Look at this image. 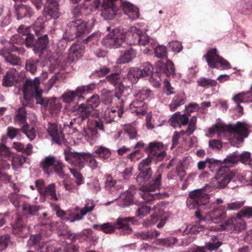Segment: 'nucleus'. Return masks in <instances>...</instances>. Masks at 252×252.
Wrapping results in <instances>:
<instances>
[{"mask_svg": "<svg viewBox=\"0 0 252 252\" xmlns=\"http://www.w3.org/2000/svg\"><path fill=\"white\" fill-rule=\"evenodd\" d=\"M159 235V232L156 230H152L146 233H137L135 235V236L140 239L147 240L154 237H157Z\"/></svg>", "mask_w": 252, "mask_h": 252, "instance_id": "6e6d98bb", "label": "nucleus"}, {"mask_svg": "<svg viewBox=\"0 0 252 252\" xmlns=\"http://www.w3.org/2000/svg\"><path fill=\"white\" fill-rule=\"evenodd\" d=\"M100 103L99 97L97 94H94L87 99L85 103H82L79 105H74L70 108V112L74 115L78 117L82 123L88 119L93 111L95 110V115L98 117L99 112L95 108Z\"/></svg>", "mask_w": 252, "mask_h": 252, "instance_id": "6e6552de", "label": "nucleus"}, {"mask_svg": "<svg viewBox=\"0 0 252 252\" xmlns=\"http://www.w3.org/2000/svg\"><path fill=\"white\" fill-rule=\"evenodd\" d=\"M15 123L25 126L28 125L27 123V112L24 107H20L16 112V114L14 118Z\"/></svg>", "mask_w": 252, "mask_h": 252, "instance_id": "a19ab883", "label": "nucleus"}, {"mask_svg": "<svg viewBox=\"0 0 252 252\" xmlns=\"http://www.w3.org/2000/svg\"><path fill=\"white\" fill-rule=\"evenodd\" d=\"M136 51L133 48L126 50L117 60V64H124L131 61L136 57Z\"/></svg>", "mask_w": 252, "mask_h": 252, "instance_id": "c9c22d12", "label": "nucleus"}, {"mask_svg": "<svg viewBox=\"0 0 252 252\" xmlns=\"http://www.w3.org/2000/svg\"><path fill=\"white\" fill-rule=\"evenodd\" d=\"M88 24L87 22L81 19L70 21L66 27L65 38L68 40H72L73 38L88 33L90 31V27Z\"/></svg>", "mask_w": 252, "mask_h": 252, "instance_id": "ddd939ff", "label": "nucleus"}, {"mask_svg": "<svg viewBox=\"0 0 252 252\" xmlns=\"http://www.w3.org/2000/svg\"><path fill=\"white\" fill-rule=\"evenodd\" d=\"M94 228L97 230L102 231L106 234H111L114 232L116 227L112 223L106 222L103 224H94Z\"/></svg>", "mask_w": 252, "mask_h": 252, "instance_id": "a18cd8bd", "label": "nucleus"}, {"mask_svg": "<svg viewBox=\"0 0 252 252\" xmlns=\"http://www.w3.org/2000/svg\"><path fill=\"white\" fill-rule=\"evenodd\" d=\"M95 206V204L93 200L87 199L85 200L84 208L80 210L81 215L76 214L75 218L70 220L71 222H73L76 220H82L83 216H85L88 213L91 212L93 210Z\"/></svg>", "mask_w": 252, "mask_h": 252, "instance_id": "72a5a7b5", "label": "nucleus"}, {"mask_svg": "<svg viewBox=\"0 0 252 252\" xmlns=\"http://www.w3.org/2000/svg\"><path fill=\"white\" fill-rule=\"evenodd\" d=\"M178 242V239L173 237H168L166 239H157L154 243L160 246H164L165 247H170L175 245Z\"/></svg>", "mask_w": 252, "mask_h": 252, "instance_id": "de8ad7c7", "label": "nucleus"}, {"mask_svg": "<svg viewBox=\"0 0 252 252\" xmlns=\"http://www.w3.org/2000/svg\"><path fill=\"white\" fill-rule=\"evenodd\" d=\"M22 130L23 132L26 135L27 137L30 139V140H32L35 138L36 130L34 127H30L28 125L27 126H23Z\"/></svg>", "mask_w": 252, "mask_h": 252, "instance_id": "bf43d9fd", "label": "nucleus"}, {"mask_svg": "<svg viewBox=\"0 0 252 252\" xmlns=\"http://www.w3.org/2000/svg\"><path fill=\"white\" fill-rule=\"evenodd\" d=\"M19 72L14 68L8 70L2 79V85L5 87H11L19 82Z\"/></svg>", "mask_w": 252, "mask_h": 252, "instance_id": "a878e982", "label": "nucleus"}, {"mask_svg": "<svg viewBox=\"0 0 252 252\" xmlns=\"http://www.w3.org/2000/svg\"><path fill=\"white\" fill-rule=\"evenodd\" d=\"M189 122V116L185 113L181 114L180 112L175 113L170 119V125L175 128L184 126Z\"/></svg>", "mask_w": 252, "mask_h": 252, "instance_id": "c85d7f7f", "label": "nucleus"}, {"mask_svg": "<svg viewBox=\"0 0 252 252\" xmlns=\"http://www.w3.org/2000/svg\"><path fill=\"white\" fill-rule=\"evenodd\" d=\"M154 214L151 215V218L148 220V225H151L155 224L163 214L164 205L162 202H159L154 206L152 209Z\"/></svg>", "mask_w": 252, "mask_h": 252, "instance_id": "473e14b6", "label": "nucleus"}, {"mask_svg": "<svg viewBox=\"0 0 252 252\" xmlns=\"http://www.w3.org/2000/svg\"><path fill=\"white\" fill-rule=\"evenodd\" d=\"M85 153L72 152L70 150H65L64 154L65 160L75 166L82 168L85 166Z\"/></svg>", "mask_w": 252, "mask_h": 252, "instance_id": "f3484780", "label": "nucleus"}, {"mask_svg": "<svg viewBox=\"0 0 252 252\" xmlns=\"http://www.w3.org/2000/svg\"><path fill=\"white\" fill-rule=\"evenodd\" d=\"M44 28V21L42 18H38L34 24L31 27L20 26L18 29V35H15L11 40L17 44L25 43L27 47H32L35 54H42L48 47L49 43L47 34L38 37L35 41L33 35L30 33L33 30L37 35H39Z\"/></svg>", "mask_w": 252, "mask_h": 252, "instance_id": "7ed1b4c3", "label": "nucleus"}, {"mask_svg": "<svg viewBox=\"0 0 252 252\" xmlns=\"http://www.w3.org/2000/svg\"><path fill=\"white\" fill-rule=\"evenodd\" d=\"M62 99L63 102L70 103L76 100V103L81 102L85 98L81 95L80 93L77 91V88L73 91H67L64 92L62 95Z\"/></svg>", "mask_w": 252, "mask_h": 252, "instance_id": "bb28decb", "label": "nucleus"}, {"mask_svg": "<svg viewBox=\"0 0 252 252\" xmlns=\"http://www.w3.org/2000/svg\"><path fill=\"white\" fill-rule=\"evenodd\" d=\"M146 152L156 162L161 161L166 156L165 148L161 142H150L146 148Z\"/></svg>", "mask_w": 252, "mask_h": 252, "instance_id": "dca6fc26", "label": "nucleus"}, {"mask_svg": "<svg viewBox=\"0 0 252 252\" xmlns=\"http://www.w3.org/2000/svg\"><path fill=\"white\" fill-rule=\"evenodd\" d=\"M93 151L94 156L102 160L108 159L111 155L110 149L103 146H95Z\"/></svg>", "mask_w": 252, "mask_h": 252, "instance_id": "e433bc0d", "label": "nucleus"}, {"mask_svg": "<svg viewBox=\"0 0 252 252\" xmlns=\"http://www.w3.org/2000/svg\"><path fill=\"white\" fill-rule=\"evenodd\" d=\"M38 63V60L32 58L27 60L26 62V70L30 72L32 74H34L36 71Z\"/></svg>", "mask_w": 252, "mask_h": 252, "instance_id": "5fc2aeb1", "label": "nucleus"}, {"mask_svg": "<svg viewBox=\"0 0 252 252\" xmlns=\"http://www.w3.org/2000/svg\"><path fill=\"white\" fill-rule=\"evenodd\" d=\"M82 135L84 139L91 144H94L99 137L97 130L92 127L84 128Z\"/></svg>", "mask_w": 252, "mask_h": 252, "instance_id": "f704fd0d", "label": "nucleus"}, {"mask_svg": "<svg viewBox=\"0 0 252 252\" xmlns=\"http://www.w3.org/2000/svg\"><path fill=\"white\" fill-rule=\"evenodd\" d=\"M85 51V46L79 43H74L70 48L68 54V62L72 63L81 58Z\"/></svg>", "mask_w": 252, "mask_h": 252, "instance_id": "b1692460", "label": "nucleus"}, {"mask_svg": "<svg viewBox=\"0 0 252 252\" xmlns=\"http://www.w3.org/2000/svg\"><path fill=\"white\" fill-rule=\"evenodd\" d=\"M56 215L58 217L62 218L63 220L68 221L71 222L70 220L75 218L76 214L71 213L70 212H65L64 211L60 209L58 211H57Z\"/></svg>", "mask_w": 252, "mask_h": 252, "instance_id": "0e129e2a", "label": "nucleus"}, {"mask_svg": "<svg viewBox=\"0 0 252 252\" xmlns=\"http://www.w3.org/2000/svg\"><path fill=\"white\" fill-rule=\"evenodd\" d=\"M64 55H58L57 53H53L49 58L51 64L49 67L50 73H60V70L64 69L62 63Z\"/></svg>", "mask_w": 252, "mask_h": 252, "instance_id": "5701e85b", "label": "nucleus"}, {"mask_svg": "<svg viewBox=\"0 0 252 252\" xmlns=\"http://www.w3.org/2000/svg\"><path fill=\"white\" fill-rule=\"evenodd\" d=\"M210 135L216 133L221 139L231 140L232 138L236 140L237 143L232 145L238 146L242 143L245 138L248 136V128L246 124L241 122H237L235 124L225 125L221 123H219L210 127L209 130Z\"/></svg>", "mask_w": 252, "mask_h": 252, "instance_id": "423d86ee", "label": "nucleus"}, {"mask_svg": "<svg viewBox=\"0 0 252 252\" xmlns=\"http://www.w3.org/2000/svg\"><path fill=\"white\" fill-rule=\"evenodd\" d=\"M186 102V98L183 94L176 95L169 104L170 111H175L178 107L183 105Z\"/></svg>", "mask_w": 252, "mask_h": 252, "instance_id": "79ce46f5", "label": "nucleus"}, {"mask_svg": "<svg viewBox=\"0 0 252 252\" xmlns=\"http://www.w3.org/2000/svg\"><path fill=\"white\" fill-rule=\"evenodd\" d=\"M240 159L239 154L237 153H233L227 156V157L223 160V164L224 165L222 167L225 168L232 166L233 165L236 164Z\"/></svg>", "mask_w": 252, "mask_h": 252, "instance_id": "c03bdc74", "label": "nucleus"}, {"mask_svg": "<svg viewBox=\"0 0 252 252\" xmlns=\"http://www.w3.org/2000/svg\"><path fill=\"white\" fill-rule=\"evenodd\" d=\"M139 173L136 177V182L139 184L149 181L152 177L153 172L151 168H147V170H139Z\"/></svg>", "mask_w": 252, "mask_h": 252, "instance_id": "49530a36", "label": "nucleus"}, {"mask_svg": "<svg viewBox=\"0 0 252 252\" xmlns=\"http://www.w3.org/2000/svg\"><path fill=\"white\" fill-rule=\"evenodd\" d=\"M204 57L211 67L219 68L220 66L222 69H228L231 67L227 60L218 54L216 49L210 50Z\"/></svg>", "mask_w": 252, "mask_h": 252, "instance_id": "2eb2a0df", "label": "nucleus"}, {"mask_svg": "<svg viewBox=\"0 0 252 252\" xmlns=\"http://www.w3.org/2000/svg\"><path fill=\"white\" fill-rule=\"evenodd\" d=\"M40 195L45 198H49L53 201H57L58 198L56 193L55 184H51L40 191Z\"/></svg>", "mask_w": 252, "mask_h": 252, "instance_id": "ea45409f", "label": "nucleus"}, {"mask_svg": "<svg viewBox=\"0 0 252 252\" xmlns=\"http://www.w3.org/2000/svg\"><path fill=\"white\" fill-rule=\"evenodd\" d=\"M94 155L86 153L85 155V163H88V165L92 169H95L97 167V162L94 158Z\"/></svg>", "mask_w": 252, "mask_h": 252, "instance_id": "680f3d73", "label": "nucleus"}, {"mask_svg": "<svg viewBox=\"0 0 252 252\" xmlns=\"http://www.w3.org/2000/svg\"><path fill=\"white\" fill-rule=\"evenodd\" d=\"M236 182H239L244 185L252 186V172L242 171L239 172L236 171Z\"/></svg>", "mask_w": 252, "mask_h": 252, "instance_id": "58836bf2", "label": "nucleus"}, {"mask_svg": "<svg viewBox=\"0 0 252 252\" xmlns=\"http://www.w3.org/2000/svg\"><path fill=\"white\" fill-rule=\"evenodd\" d=\"M197 82L199 86L204 88L215 87L217 85L216 80L203 77L199 79Z\"/></svg>", "mask_w": 252, "mask_h": 252, "instance_id": "4d7b16f0", "label": "nucleus"}, {"mask_svg": "<svg viewBox=\"0 0 252 252\" xmlns=\"http://www.w3.org/2000/svg\"><path fill=\"white\" fill-rule=\"evenodd\" d=\"M11 164L15 170H18L23 164L27 161V158L22 155L13 154L12 158Z\"/></svg>", "mask_w": 252, "mask_h": 252, "instance_id": "37998d69", "label": "nucleus"}, {"mask_svg": "<svg viewBox=\"0 0 252 252\" xmlns=\"http://www.w3.org/2000/svg\"><path fill=\"white\" fill-rule=\"evenodd\" d=\"M23 210L25 215L33 216L36 215L39 210V206L27 203L23 205Z\"/></svg>", "mask_w": 252, "mask_h": 252, "instance_id": "864d4df0", "label": "nucleus"}, {"mask_svg": "<svg viewBox=\"0 0 252 252\" xmlns=\"http://www.w3.org/2000/svg\"><path fill=\"white\" fill-rule=\"evenodd\" d=\"M13 154L5 145L0 143V160L8 162L7 160L11 159Z\"/></svg>", "mask_w": 252, "mask_h": 252, "instance_id": "09e8293b", "label": "nucleus"}, {"mask_svg": "<svg viewBox=\"0 0 252 252\" xmlns=\"http://www.w3.org/2000/svg\"><path fill=\"white\" fill-rule=\"evenodd\" d=\"M105 189L112 193L115 190L119 191L124 188V184L121 180H114L110 174L105 175Z\"/></svg>", "mask_w": 252, "mask_h": 252, "instance_id": "393cba45", "label": "nucleus"}, {"mask_svg": "<svg viewBox=\"0 0 252 252\" xmlns=\"http://www.w3.org/2000/svg\"><path fill=\"white\" fill-rule=\"evenodd\" d=\"M154 159L152 157L148 155V157L145 159H142L138 164L139 170H147V168H151L149 167L152 160Z\"/></svg>", "mask_w": 252, "mask_h": 252, "instance_id": "338daca9", "label": "nucleus"}, {"mask_svg": "<svg viewBox=\"0 0 252 252\" xmlns=\"http://www.w3.org/2000/svg\"><path fill=\"white\" fill-rule=\"evenodd\" d=\"M222 245V243L218 240L217 237L213 236L210 242L205 244V249H207L210 251H216Z\"/></svg>", "mask_w": 252, "mask_h": 252, "instance_id": "3c124183", "label": "nucleus"}, {"mask_svg": "<svg viewBox=\"0 0 252 252\" xmlns=\"http://www.w3.org/2000/svg\"><path fill=\"white\" fill-rule=\"evenodd\" d=\"M17 19L20 20L24 18H31L33 14L32 9L28 5H15Z\"/></svg>", "mask_w": 252, "mask_h": 252, "instance_id": "c756f323", "label": "nucleus"}, {"mask_svg": "<svg viewBox=\"0 0 252 252\" xmlns=\"http://www.w3.org/2000/svg\"><path fill=\"white\" fill-rule=\"evenodd\" d=\"M95 88V84L91 83L88 85H83L77 87V91L79 92L81 95L84 94L91 93Z\"/></svg>", "mask_w": 252, "mask_h": 252, "instance_id": "052dcab7", "label": "nucleus"}, {"mask_svg": "<svg viewBox=\"0 0 252 252\" xmlns=\"http://www.w3.org/2000/svg\"><path fill=\"white\" fill-rule=\"evenodd\" d=\"M8 221H9L12 227V232L15 235L19 237H24L25 236L27 229L22 216L17 213L0 214V227Z\"/></svg>", "mask_w": 252, "mask_h": 252, "instance_id": "9d476101", "label": "nucleus"}, {"mask_svg": "<svg viewBox=\"0 0 252 252\" xmlns=\"http://www.w3.org/2000/svg\"><path fill=\"white\" fill-rule=\"evenodd\" d=\"M101 116L106 123L113 122L116 116L121 117L123 114L124 106L121 105L118 110L112 107L103 106L101 108Z\"/></svg>", "mask_w": 252, "mask_h": 252, "instance_id": "6ab92c4d", "label": "nucleus"}, {"mask_svg": "<svg viewBox=\"0 0 252 252\" xmlns=\"http://www.w3.org/2000/svg\"><path fill=\"white\" fill-rule=\"evenodd\" d=\"M151 210L150 207L144 204L139 205L136 211V216L137 217H144L148 214Z\"/></svg>", "mask_w": 252, "mask_h": 252, "instance_id": "774afa93", "label": "nucleus"}, {"mask_svg": "<svg viewBox=\"0 0 252 252\" xmlns=\"http://www.w3.org/2000/svg\"><path fill=\"white\" fill-rule=\"evenodd\" d=\"M100 37V33L99 32H95L83 40V42L84 43H88L90 42L92 44H95L97 43Z\"/></svg>", "mask_w": 252, "mask_h": 252, "instance_id": "69168bd1", "label": "nucleus"}, {"mask_svg": "<svg viewBox=\"0 0 252 252\" xmlns=\"http://www.w3.org/2000/svg\"><path fill=\"white\" fill-rule=\"evenodd\" d=\"M236 171L230 170L224 167H220L212 180V185H208L203 188L190 191L187 200V205L189 209H206L209 201L208 192L215 188L222 189L229 184L233 189L238 186L236 183Z\"/></svg>", "mask_w": 252, "mask_h": 252, "instance_id": "f03ea898", "label": "nucleus"}, {"mask_svg": "<svg viewBox=\"0 0 252 252\" xmlns=\"http://www.w3.org/2000/svg\"><path fill=\"white\" fill-rule=\"evenodd\" d=\"M105 81L116 87L115 95L118 99H120L121 98L122 94L124 88L122 84V79L120 74L118 73L111 74L110 75L107 76L105 78Z\"/></svg>", "mask_w": 252, "mask_h": 252, "instance_id": "412c9836", "label": "nucleus"}, {"mask_svg": "<svg viewBox=\"0 0 252 252\" xmlns=\"http://www.w3.org/2000/svg\"><path fill=\"white\" fill-rule=\"evenodd\" d=\"M126 40L130 45L147 46V53L154 49L155 56L158 58H167V49L165 46L158 45L154 39L149 37L145 32H142L136 27H131L127 30L122 27L113 29L102 40L101 43L106 47L119 48Z\"/></svg>", "mask_w": 252, "mask_h": 252, "instance_id": "f257e3e1", "label": "nucleus"}, {"mask_svg": "<svg viewBox=\"0 0 252 252\" xmlns=\"http://www.w3.org/2000/svg\"><path fill=\"white\" fill-rule=\"evenodd\" d=\"M232 100L236 103H247L252 102V86L250 89L247 92H242L234 95Z\"/></svg>", "mask_w": 252, "mask_h": 252, "instance_id": "4c0bfd02", "label": "nucleus"}, {"mask_svg": "<svg viewBox=\"0 0 252 252\" xmlns=\"http://www.w3.org/2000/svg\"><path fill=\"white\" fill-rule=\"evenodd\" d=\"M39 78L35 77L33 80H26L20 85L19 90L24 95V100L21 101L22 105H27L34 96L36 103L48 108L52 115H57L61 110L62 104L56 98L49 99L47 98L43 97L42 96L43 91L39 87Z\"/></svg>", "mask_w": 252, "mask_h": 252, "instance_id": "20e7f679", "label": "nucleus"}, {"mask_svg": "<svg viewBox=\"0 0 252 252\" xmlns=\"http://www.w3.org/2000/svg\"><path fill=\"white\" fill-rule=\"evenodd\" d=\"M125 130L129 135L130 139H135L137 137V130L134 124H127L125 126Z\"/></svg>", "mask_w": 252, "mask_h": 252, "instance_id": "e2e57ef3", "label": "nucleus"}, {"mask_svg": "<svg viewBox=\"0 0 252 252\" xmlns=\"http://www.w3.org/2000/svg\"><path fill=\"white\" fill-rule=\"evenodd\" d=\"M161 172L158 169L155 173L154 179L148 184L143 185L139 188L140 195L147 202L151 203L155 199H158L160 195L158 193H151L150 192L156 191L161 186Z\"/></svg>", "mask_w": 252, "mask_h": 252, "instance_id": "1a4fd4ad", "label": "nucleus"}, {"mask_svg": "<svg viewBox=\"0 0 252 252\" xmlns=\"http://www.w3.org/2000/svg\"><path fill=\"white\" fill-rule=\"evenodd\" d=\"M134 219L133 218H119L117 220V228L121 231V233L123 234H130L131 231V228L129 226L128 223Z\"/></svg>", "mask_w": 252, "mask_h": 252, "instance_id": "7c9ffc66", "label": "nucleus"}, {"mask_svg": "<svg viewBox=\"0 0 252 252\" xmlns=\"http://www.w3.org/2000/svg\"><path fill=\"white\" fill-rule=\"evenodd\" d=\"M40 164L44 173L48 175L55 172L60 177H63V164L61 160L57 159L54 156L50 155L45 157L41 161Z\"/></svg>", "mask_w": 252, "mask_h": 252, "instance_id": "4468645a", "label": "nucleus"}, {"mask_svg": "<svg viewBox=\"0 0 252 252\" xmlns=\"http://www.w3.org/2000/svg\"><path fill=\"white\" fill-rule=\"evenodd\" d=\"M47 130L49 135L56 143H59L60 141L63 139V135L61 125L53 123H49Z\"/></svg>", "mask_w": 252, "mask_h": 252, "instance_id": "cd10ccee", "label": "nucleus"}, {"mask_svg": "<svg viewBox=\"0 0 252 252\" xmlns=\"http://www.w3.org/2000/svg\"><path fill=\"white\" fill-rule=\"evenodd\" d=\"M58 0H46L47 4L44 6V14L47 16H49L53 19H57L60 16Z\"/></svg>", "mask_w": 252, "mask_h": 252, "instance_id": "4be33fe9", "label": "nucleus"}, {"mask_svg": "<svg viewBox=\"0 0 252 252\" xmlns=\"http://www.w3.org/2000/svg\"><path fill=\"white\" fill-rule=\"evenodd\" d=\"M63 177L62 178H63L64 179L62 182V184L65 189L66 191H68L69 192H74L75 186L73 184L70 179L68 178L67 176L64 174Z\"/></svg>", "mask_w": 252, "mask_h": 252, "instance_id": "13d9d810", "label": "nucleus"}, {"mask_svg": "<svg viewBox=\"0 0 252 252\" xmlns=\"http://www.w3.org/2000/svg\"><path fill=\"white\" fill-rule=\"evenodd\" d=\"M8 49H3L0 51V55L4 58L5 61L12 65H19L21 63V60L16 56L11 53Z\"/></svg>", "mask_w": 252, "mask_h": 252, "instance_id": "2f4dec72", "label": "nucleus"}, {"mask_svg": "<svg viewBox=\"0 0 252 252\" xmlns=\"http://www.w3.org/2000/svg\"><path fill=\"white\" fill-rule=\"evenodd\" d=\"M95 6L98 7L101 5L103 10L102 13L107 20L112 19L118 14L120 8H122L125 13L131 20L139 17L138 8L130 2L122 0H95Z\"/></svg>", "mask_w": 252, "mask_h": 252, "instance_id": "39448f33", "label": "nucleus"}, {"mask_svg": "<svg viewBox=\"0 0 252 252\" xmlns=\"http://www.w3.org/2000/svg\"><path fill=\"white\" fill-rule=\"evenodd\" d=\"M157 72L153 73V68L152 65L148 63H144L138 71L141 72V77H144L152 75L150 78V81L153 82V85L155 87L158 88L160 86L161 81V74L164 73L166 76L173 75L175 73V68L173 63L169 60H167L165 63L163 61H158L156 63Z\"/></svg>", "mask_w": 252, "mask_h": 252, "instance_id": "0eeeda50", "label": "nucleus"}, {"mask_svg": "<svg viewBox=\"0 0 252 252\" xmlns=\"http://www.w3.org/2000/svg\"><path fill=\"white\" fill-rule=\"evenodd\" d=\"M226 217V208L225 206L220 205L214 208L206 214V218L214 223L221 222Z\"/></svg>", "mask_w": 252, "mask_h": 252, "instance_id": "aec40b11", "label": "nucleus"}, {"mask_svg": "<svg viewBox=\"0 0 252 252\" xmlns=\"http://www.w3.org/2000/svg\"><path fill=\"white\" fill-rule=\"evenodd\" d=\"M245 227V222L242 220L241 215L239 213H237L236 216L227 219L224 224L211 226L209 229L210 231H214L226 230L230 233H233L243 230Z\"/></svg>", "mask_w": 252, "mask_h": 252, "instance_id": "9b49d317", "label": "nucleus"}, {"mask_svg": "<svg viewBox=\"0 0 252 252\" xmlns=\"http://www.w3.org/2000/svg\"><path fill=\"white\" fill-rule=\"evenodd\" d=\"M136 188L134 186H131L126 191L120 194L118 197L116 198L113 201L106 203L107 205H110L115 200H118L119 205L122 207H125L130 205L133 203V195L135 192Z\"/></svg>", "mask_w": 252, "mask_h": 252, "instance_id": "a211bd4d", "label": "nucleus"}, {"mask_svg": "<svg viewBox=\"0 0 252 252\" xmlns=\"http://www.w3.org/2000/svg\"><path fill=\"white\" fill-rule=\"evenodd\" d=\"M140 73L141 72L138 71V68H130L127 74V78L132 84L136 83L138 78L141 77Z\"/></svg>", "mask_w": 252, "mask_h": 252, "instance_id": "8fccbe9b", "label": "nucleus"}, {"mask_svg": "<svg viewBox=\"0 0 252 252\" xmlns=\"http://www.w3.org/2000/svg\"><path fill=\"white\" fill-rule=\"evenodd\" d=\"M151 93L150 89H143L134 95L135 100L129 104V110L131 113L138 116H142L146 113L147 106L144 100L148 98Z\"/></svg>", "mask_w": 252, "mask_h": 252, "instance_id": "f8f14e48", "label": "nucleus"}, {"mask_svg": "<svg viewBox=\"0 0 252 252\" xmlns=\"http://www.w3.org/2000/svg\"><path fill=\"white\" fill-rule=\"evenodd\" d=\"M207 163H208V167L212 172L217 171L222 167L223 162L220 160H219L213 158H206Z\"/></svg>", "mask_w": 252, "mask_h": 252, "instance_id": "603ef678", "label": "nucleus"}]
</instances>
